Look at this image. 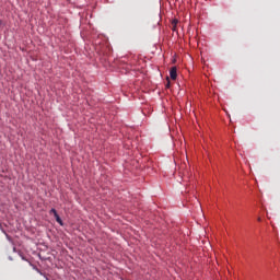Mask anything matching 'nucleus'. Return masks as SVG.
I'll return each instance as SVG.
<instances>
[{"mask_svg": "<svg viewBox=\"0 0 280 280\" xmlns=\"http://www.w3.org/2000/svg\"><path fill=\"white\" fill-rule=\"evenodd\" d=\"M170 75H171V79H172V80H176V78H177V69H176V67H173V68L170 70Z\"/></svg>", "mask_w": 280, "mask_h": 280, "instance_id": "nucleus-1", "label": "nucleus"}, {"mask_svg": "<svg viewBox=\"0 0 280 280\" xmlns=\"http://www.w3.org/2000/svg\"><path fill=\"white\" fill-rule=\"evenodd\" d=\"M54 218H55L56 222H57L60 226H63L62 220H61V218L59 217V214H56Z\"/></svg>", "mask_w": 280, "mask_h": 280, "instance_id": "nucleus-2", "label": "nucleus"}, {"mask_svg": "<svg viewBox=\"0 0 280 280\" xmlns=\"http://www.w3.org/2000/svg\"><path fill=\"white\" fill-rule=\"evenodd\" d=\"M49 213H50V214H54V217L58 215V213H57L56 209H54V208H52V209H50Z\"/></svg>", "mask_w": 280, "mask_h": 280, "instance_id": "nucleus-3", "label": "nucleus"}, {"mask_svg": "<svg viewBox=\"0 0 280 280\" xmlns=\"http://www.w3.org/2000/svg\"><path fill=\"white\" fill-rule=\"evenodd\" d=\"M166 88H170V82L167 83Z\"/></svg>", "mask_w": 280, "mask_h": 280, "instance_id": "nucleus-4", "label": "nucleus"}, {"mask_svg": "<svg viewBox=\"0 0 280 280\" xmlns=\"http://www.w3.org/2000/svg\"><path fill=\"white\" fill-rule=\"evenodd\" d=\"M37 272L40 273V275H43L38 269H37Z\"/></svg>", "mask_w": 280, "mask_h": 280, "instance_id": "nucleus-5", "label": "nucleus"}, {"mask_svg": "<svg viewBox=\"0 0 280 280\" xmlns=\"http://www.w3.org/2000/svg\"><path fill=\"white\" fill-rule=\"evenodd\" d=\"M258 221H259V222H261V219H260V218H258Z\"/></svg>", "mask_w": 280, "mask_h": 280, "instance_id": "nucleus-6", "label": "nucleus"}, {"mask_svg": "<svg viewBox=\"0 0 280 280\" xmlns=\"http://www.w3.org/2000/svg\"><path fill=\"white\" fill-rule=\"evenodd\" d=\"M173 30L175 31V30H176V26H174Z\"/></svg>", "mask_w": 280, "mask_h": 280, "instance_id": "nucleus-7", "label": "nucleus"}, {"mask_svg": "<svg viewBox=\"0 0 280 280\" xmlns=\"http://www.w3.org/2000/svg\"><path fill=\"white\" fill-rule=\"evenodd\" d=\"M46 280H49L48 278H46Z\"/></svg>", "mask_w": 280, "mask_h": 280, "instance_id": "nucleus-8", "label": "nucleus"}]
</instances>
